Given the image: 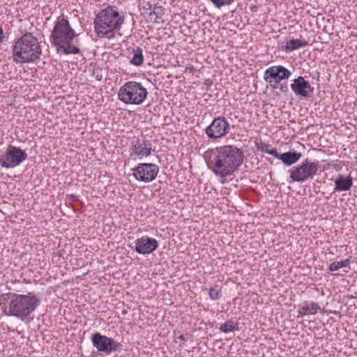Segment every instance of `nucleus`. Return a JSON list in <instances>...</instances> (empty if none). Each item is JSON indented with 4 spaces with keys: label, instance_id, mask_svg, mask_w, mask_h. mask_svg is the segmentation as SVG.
Masks as SVG:
<instances>
[{
    "label": "nucleus",
    "instance_id": "20",
    "mask_svg": "<svg viewBox=\"0 0 357 357\" xmlns=\"http://www.w3.org/2000/svg\"><path fill=\"white\" fill-rule=\"evenodd\" d=\"M307 45V42L301 39H292L286 43L284 50L286 52H292Z\"/></svg>",
    "mask_w": 357,
    "mask_h": 357
},
{
    "label": "nucleus",
    "instance_id": "22",
    "mask_svg": "<svg viewBox=\"0 0 357 357\" xmlns=\"http://www.w3.org/2000/svg\"><path fill=\"white\" fill-rule=\"evenodd\" d=\"M144 56L142 50L140 47H136L132 50V57L130 62L132 65L139 66L143 63Z\"/></svg>",
    "mask_w": 357,
    "mask_h": 357
},
{
    "label": "nucleus",
    "instance_id": "28",
    "mask_svg": "<svg viewBox=\"0 0 357 357\" xmlns=\"http://www.w3.org/2000/svg\"><path fill=\"white\" fill-rule=\"evenodd\" d=\"M268 154L272 155L277 159L280 160V154L278 153L275 148H271Z\"/></svg>",
    "mask_w": 357,
    "mask_h": 357
},
{
    "label": "nucleus",
    "instance_id": "13",
    "mask_svg": "<svg viewBox=\"0 0 357 357\" xmlns=\"http://www.w3.org/2000/svg\"><path fill=\"white\" fill-rule=\"evenodd\" d=\"M152 144L149 140L134 138L130 142V157L132 159H142L151 154Z\"/></svg>",
    "mask_w": 357,
    "mask_h": 357
},
{
    "label": "nucleus",
    "instance_id": "12",
    "mask_svg": "<svg viewBox=\"0 0 357 357\" xmlns=\"http://www.w3.org/2000/svg\"><path fill=\"white\" fill-rule=\"evenodd\" d=\"M132 171L133 176L137 181L147 183L155 179L159 167L153 163H139Z\"/></svg>",
    "mask_w": 357,
    "mask_h": 357
},
{
    "label": "nucleus",
    "instance_id": "30",
    "mask_svg": "<svg viewBox=\"0 0 357 357\" xmlns=\"http://www.w3.org/2000/svg\"><path fill=\"white\" fill-rule=\"evenodd\" d=\"M3 31L2 30V29L0 28V44L3 42Z\"/></svg>",
    "mask_w": 357,
    "mask_h": 357
},
{
    "label": "nucleus",
    "instance_id": "16",
    "mask_svg": "<svg viewBox=\"0 0 357 357\" xmlns=\"http://www.w3.org/2000/svg\"><path fill=\"white\" fill-rule=\"evenodd\" d=\"M321 310V307L318 303L305 301L298 306V317H303L305 315H314L319 310Z\"/></svg>",
    "mask_w": 357,
    "mask_h": 357
},
{
    "label": "nucleus",
    "instance_id": "15",
    "mask_svg": "<svg viewBox=\"0 0 357 357\" xmlns=\"http://www.w3.org/2000/svg\"><path fill=\"white\" fill-rule=\"evenodd\" d=\"M291 88L296 96L304 98L310 97L313 92V88L302 76L294 79Z\"/></svg>",
    "mask_w": 357,
    "mask_h": 357
},
{
    "label": "nucleus",
    "instance_id": "21",
    "mask_svg": "<svg viewBox=\"0 0 357 357\" xmlns=\"http://www.w3.org/2000/svg\"><path fill=\"white\" fill-rule=\"evenodd\" d=\"M238 323L231 319L227 320L220 325L219 330L224 333H229L238 331Z\"/></svg>",
    "mask_w": 357,
    "mask_h": 357
},
{
    "label": "nucleus",
    "instance_id": "1",
    "mask_svg": "<svg viewBox=\"0 0 357 357\" xmlns=\"http://www.w3.org/2000/svg\"><path fill=\"white\" fill-rule=\"evenodd\" d=\"M206 165L217 177L225 179L231 176L243 164V151L234 145H222L204 153Z\"/></svg>",
    "mask_w": 357,
    "mask_h": 357
},
{
    "label": "nucleus",
    "instance_id": "24",
    "mask_svg": "<svg viewBox=\"0 0 357 357\" xmlns=\"http://www.w3.org/2000/svg\"><path fill=\"white\" fill-rule=\"evenodd\" d=\"M350 264V260L349 259H346L344 260L340 261H334L328 267V270L331 272L335 271L338 269L344 267H349Z\"/></svg>",
    "mask_w": 357,
    "mask_h": 357
},
{
    "label": "nucleus",
    "instance_id": "31",
    "mask_svg": "<svg viewBox=\"0 0 357 357\" xmlns=\"http://www.w3.org/2000/svg\"><path fill=\"white\" fill-rule=\"evenodd\" d=\"M178 339L181 341H183V342H186L187 341V339L185 338V337L183 335H181L178 337Z\"/></svg>",
    "mask_w": 357,
    "mask_h": 357
},
{
    "label": "nucleus",
    "instance_id": "11",
    "mask_svg": "<svg viewBox=\"0 0 357 357\" xmlns=\"http://www.w3.org/2000/svg\"><path fill=\"white\" fill-rule=\"evenodd\" d=\"M91 342L98 351L107 355L116 351L121 346V344L113 338L103 335L99 333H96L92 335Z\"/></svg>",
    "mask_w": 357,
    "mask_h": 357
},
{
    "label": "nucleus",
    "instance_id": "3",
    "mask_svg": "<svg viewBox=\"0 0 357 357\" xmlns=\"http://www.w3.org/2000/svg\"><path fill=\"white\" fill-rule=\"evenodd\" d=\"M125 20L123 13L114 6H108L99 11L94 18V31L99 38H110L121 29Z\"/></svg>",
    "mask_w": 357,
    "mask_h": 357
},
{
    "label": "nucleus",
    "instance_id": "17",
    "mask_svg": "<svg viewBox=\"0 0 357 357\" xmlns=\"http://www.w3.org/2000/svg\"><path fill=\"white\" fill-rule=\"evenodd\" d=\"M334 183L333 192L348 191L353 185V179L350 174L347 176L339 174Z\"/></svg>",
    "mask_w": 357,
    "mask_h": 357
},
{
    "label": "nucleus",
    "instance_id": "25",
    "mask_svg": "<svg viewBox=\"0 0 357 357\" xmlns=\"http://www.w3.org/2000/svg\"><path fill=\"white\" fill-rule=\"evenodd\" d=\"M217 8L231 4L234 0H210Z\"/></svg>",
    "mask_w": 357,
    "mask_h": 357
},
{
    "label": "nucleus",
    "instance_id": "8",
    "mask_svg": "<svg viewBox=\"0 0 357 357\" xmlns=\"http://www.w3.org/2000/svg\"><path fill=\"white\" fill-rule=\"evenodd\" d=\"M27 153L20 147L9 146L6 151L0 155V165L6 169L19 166L27 159Z\"/></svg>",
    "mask_w": 357,
    "mask_h": 357
},
{
    "label": "nucleus",
    "instance_id": "26",
    "mask_svg": "<svg viewBox=\"0 0 357 357\" xmlns=\"http://www.w3.org/2000/svg\"><path fill=\"white\" fill-rule=\"evenodd\" d=\"M257 148L260 150L261 152L269 153L271 150V146L268 144L264 142H259L256 144Z\"/></svg>",
    "mask_w": 357,
    "mask_h": 357
},
{
    "label": "nucleus",
    "instance_id": "23",
    "mask_svg": "<svg viewBox=\"0 0 357 357\" xmlns=\"http://www.w3.org/2000/svg\"><path fill=\"white\" fill-rule=\"evenodd\" d=\"M204 290L207 291L209 298L213 301L219 300L222 296L221 287L218 284L209 288H205Z\"/></svg>",
    "mask_w": 357,
    "mask_h": 357
},
{
    "label": "nucleus",
    "instance_id": "4",
    "mask_svg": "<svg viewBox=\"0 0 357 357\" xmlns=\"http://www.w3.org/2000/svg\"><path fill=\"white\" fill-rule=\"evenodd\" d=\"M12 52L13 61L24 63L38 60L42 50L38 39L31 33L27 32L14 42Z\"/></svg>",
    "mask_w": 357,
    "mask_h": 357
},
{
    "label": "nucleus",
    "instance_id": "32",
    "mask_svg": "<svg viewBox=\"0 0 357 357\" xmlns=\"http://www.w3.org/2000/svg\"><path fill=\"white\" fill-rule=\"evenodd\" d=\"M122 313H123V314H126L127 313V310H123V311L122 312Z\"/></svg>",
    "mask_w": 357,
    "mask_h": 357
},
{
    "label": "nucleus",
    "instance_id": "5",
    "mask_svg": "<svg viewBox=\"0 0 357 357\" xmlns=\"http://www.w3.org/2000/svg\"><path fill=\"white\" fill-rule=\"evenodd\" d=\"M40 303V299L32 293L26 295L15 294L9 303L8 312L6 314L24 321L35 311Z\"/></svg>",
    "mask_w": 357,
    "mask_h": 357
},
{
    "label": "nucleus",
    "instance_id": "7",
    "mask_svg": "<svg viewBox=\"0 0 357 357\" xmlns=\"http://www.w3.org/2000/svg\"><path fill=\"white\" fill-rule=\"evenodd\" d=\"M319 168V161H312L309 158H305L301 164L288 170L290 179L289 183H304L308 180H311L317 174Z\"/></svg>",
    "mask_w": 357,
    "mask_h": 357
},
{
    "label": "nucleus",
    "instance_id": "6",
    "mask_svg": "<svg viewBox=\"0 0 357 357\" xmlns=\"http://www.w3.org/2000/svg\"><path fill=\"white\" fill-rule=\"evenodd\" d=\"M148 94L146 88L141 82L128 81L119 88L117 97L126 105H140L146 100Z\"/></svg>",
    "mask_w": 357,
    "mask_h": 357
},
{
    "label": "nucleus",
    "instance_id": "27",
    "mask_svg": "<svg viewBox=\"0 0 357 357\" xmlns=\"http://www.w3.org/2000/svg\"><path fill=\"white\" fill-rule=\"evenodd\" d=\"M93 75L96 77V79L98 81H100L102 78V75L101 70L100 69H94L93 70Z\"/></svg>",
    "mask_w": 357,
    "mask_h": 357
},
{
    "label": "nucleus",
    "instance_id": "14",
    "mask_svg": "<svg viewBox=\"0 0 357 357\" xmlns=\"http://www.w3.org/2000/svg\"><path fill=\"white\" fill-rule=\"evenodd\" d=\"M135 250L141 255H149L154 252L158 247L156 239L148 236H143L135 241Z\"/></svg>",
    "mask_w": 357,
    "mask_h": 357
},
{
    "label": "nucleus",
    "instance_id": "10",
    "mask_svg": "<svg viewBox=\"0 0 357 357\" xmlns=\"http://www.w3.org/2000/svg\"><path fill=\"white\" fill-rule=\"evenodd\" d=\"M291 73L283 66H273L264 72V79L273 89H278L279 84L282 79H289Z\"/></svg>",
    "mask_w": 357,
    "mask_h": 357
},
{
    "label": "nucleus",
    "instance_id": "19",
    "mask_svg": "<svg viewBox=\"0 0 357 357\" xmlns=\"http://www.w3.org/2000/svg\"><path fill=\"white\" fill-rule=\"evenodd\" d=\"M301 153L296 151H289L280 154V160H281L286 166H291L296 163L301 158Z\"/></svg>",
    "mask_w": 357,
    "mask_h": 357
},
{
    "label": "nucleus",
    "instance_id": "9",
    "mask_svg": "<svg viewBox=\"0 0 357 357\" xmlns=\"http://www.w3.org/2000/svg\"><path fill=\"white\" fill-rule=\"evenodd\" d=\"M231 130L230 124L223 116L215 117L205 129L206 136L213 140H217L226 136Z\"/></svg>",
    "mask_w": 357,
    "mask_h": 357
},
{
    "label": "nucleus",
    "instance_id": "2",
    "mask_svg": "<svg viewBox=\"0 0 357 357\" xmlns=\"http://www.w3.org/2000/svg\"><path fill=\"white\" fill-rule=\"evenodd\" d=\"M78 36L70 25L69 21L64 16L57 17L50 35V42L56 47L57 52L64 54H77L79 49L72 44L73 40Z\"/></svg>",
    "mask_w": 357,
    "mask_h": 357
},
{
    "label": "nucleus",
    "instance_id": "18",
    "mask_svg": "<svg viewBox=\"0 0 357 357\" xmlns=\"http://www.w3.org/2000/svg\"><path fill=\"white\" fill-rule=\"evenodd\" d=\"M146 6H148L147 10H149L148 13L149 20L153 22H158V20H160L165 14L164 9L162 6L156 4L152 5L149 2L147 3Z\"/></svg>",
    "mask_w": 357,
    "mask_h": 357
},
{
    "label": "nucleus",
    "instance_id": "29",
    "mask_svg": "<svg viewBox=\"0 0 357 357\" xmlns=\"http://www.w3.org/2000/svg\"><path fill=\"white\" fill-rule=\"evenodd\" d=\"M278 88L283 93H286L289 91V87L287 83L279 84Z\"/></svg>",
    "mask_w": 357,
    "mask_h": 357
}]
</instances>
